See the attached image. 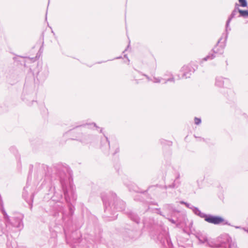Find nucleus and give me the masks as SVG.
<instances>
[{
    "label": "nucleus",
    "instance_id": "2f4dec72",
    "mask_svg": "<svg viewBox=\"0 0 248 248\" xmlns=\"http://www.w3.org/2000/svg\"><path fill=\"white\" fill-rule=\"evenodd\" d=\"M93 125L94 126H96L95 124L93 123Z\"/></svg>",
    "mask_w": 248,
    "mask_h": 248
},
{
    "label": "nucleus",
    "instance_id": "cd10ccee",
    "mask_svg": "<svg viewBox=\"0 0 248 248\" xmlns=\"http://www.w3.org/2000/svg\"><path fill=\"white\" fill-rule=\"evenodd\" d=\"M243 229L245 231H246V232H248V230H247V229H245V228H243Z\"/></svg>",
    "mask_w": 248,
    "mask_h": 248
},
{
    "label": "nucleus",
    "instance_id": "4468645a",
    "mask_svg": "<svg viewBox=\"0 0 248 248\" xmlns=\"http://www.w3.org/2000/svg\"><path fill=\"white\" fill-rule=\"evenodd\" d=\"M238 13H239V17H242L244 18L248 17V10H239Z\"/></svg>",
    "mask_w": 248,
    "mask_h": 248
},
{
    "label": "nucleus",
    "instance_id": "c85d7f7f",
    "mask_svg": "<svg viewBox=\"0 0 248 248\" xmlns=\"http://www.w3.org/2000/svg\"><path fill=\"white\" fill-rule=\"evenodd\" d=\"M235 228L236 229H239V228H240V227L235 226Z\"/></svg>",
    "mask_w": 248,
    "mask_h": 248
},
{
    "label": "nucleus",
    "instance_id": "bb28decb",
    "mask_svg": "<svg viewBox=\"0 0 248 248\" xmlns=\"http://www.w3.org/2000/svg\"><path fill=\"white\" fill-rule=\"evenodd\" d=\"M216 49H217V48L216 47H215L214 49H213V51L215 53H217V52H216Z\"/></svg>",
    "mask_w": 248,
    "mask_h": 248
},
{
    "label": "nucleus",
    "instance_id": "4be33fe9",
    "mask_svg": "<svg viewBox=\"0 0 248 248\" xmlns=\"http://www.w3.org/2000/svg\"><path fill=\"white\" fill-rule=\"evenodd\" d=\"M102 200L103 201V202L104 203L105 206H106L105 211H106L107 210V208L106 207L107 202H106V201H105V199L103 197H102Z\"/></svg>",
    "mask_w": 248,
    "mask_h": 248
},
{
    "label": "nucleus",
    "instance_id": "20e7f679",
    "mask_svg": "<svg viewBox=\"0 0 248 248\" xmlns=\"http://www.w3.org/2000/svg\"><path fill=\"white\" fill-rule=\"evenodd\" d=\"M204 219L206 222L215 225L220 224H223V225L228 224V221L225 220L223 217L219 216L206 214Z\"/></svg>",
    "mask_w": 248,
    "mask_h": 248
},
{
    "label": "nucleus",
    "instance_id": "c756f323",
    "mask_svg": "<svg viewBox=\"0 0 248 248\" xmlns=\"http://www.w3.org/2000/svg\"><path fill=\"white\" fill-rule=\"evenodd\" d=\"M138 80H139V79H138V78L135 79V80L137 81V83H139L138 81Z\"/></svg>",
    "mask_w": 248,
    "mask_h": 248
},
{
    "label": "nucleus",
    "instance_id": "5701e85b",
    "mask_svg": "<svg viewBox=\"0 0 248 248\" xmlns=\"http://www.w3.org/2000/svg\"><path fill=\"white\" fill-rule=\"evenodd\" d=\"M185 204L188 208H190V207H191V206H192V205H191L190 204L188 203H185Z\"/></svg>",
    "mask_w": 248,
    "mask_h": 248
},
{
    "label": "nucleus",
    "instance_id": "f03ea898",
    "mask_svg": "<svg viewBox=\"0 0 248 248\" xmlns=\"http://www.w3.org/2000/svg\"><path fill=\"white\" fill-rule=\"evenodd\" d=\"M1 211L3 215V217L5 220V223L6 226L11 225L12 226L16 228H22V217L21 216L17 217H14L12 221L10 218V217L7 215L3 207L1 208Z\"/></svg>",
    "mask_w": 248,
    "mask_h": 248
},
{
    "label": "nucleus",
    "instance_id": "a878e982",
    "mask_svg": "<svg viewBox=\"0 0 248 248\" xmlns=\"http://www.w3.org/2000/svg\"><path fill=\"white\" fill-rule=\"evenodd\" d=\"M81 140V142H84V143H86V140H85L84 139H81V140Z\"/></svg>",
    "mask_w": 248,
    "mask_h": 248
},
{
    "label": "nucleus",
    "instance_id": "f3484780",
    "mask_svg": "<svg viewBox=\"0 0 248 248\" xmlns=\"http://www.w3.org/2000/svg\"><path fill=\"white\" fill-rule=\"evenodd\" d=\"M240 5L242 7H246L248 6L247 0H238Z\"/></svg>",
    "mask_w": 248,
    "mask_h": 248
},
{
    "label": "nucleus",
    "instance_id": "9d476101",
    "mask_svg": "<svg viewBox=\"0 0 248 248\" xmlns=\"http://www.w3.org/2000/svg\"><path fill=\"white\" fill-rule=\"evenodd\" d=\"M190 209H191L192 210V211L195 214L202 218H204L206 214L202 212L198 208L195 207L194 206H191V207H190Z\"/></svg>",
    "mask_w": 248,
    "mask_h": 248
},
{
    "label": "nucleus",
    "instance_id": "aec40b11",
    "mask_svg": "<svg viewBox=\"0 0 248 248\" xmlns=\"http://www.w3.org/2000/svg\"><path fill=\"white\" fill-rule=\"evenodd\" d=\"M69 216H72L73 214V212H74V210L73 209V207L72 206V205H69Z\"/></svg>",
    "mask_w": 248,
    "mask_h": 248
},
{
    "label": "nucleus",
    "instance_id": "2eb2a0df",
    "mask_svg": "<svg viewBox=\"0 0 248 248\" xmlns=\"http://www.w3.org/2000/svg\"><path fill=\"white\" fill-rule=\"evenodd\" d=\"M215 56L213 54H209L206 57L202 59V62L206 61L209 60H212L215 58Z\"/></svg>",
    "mask_w": 248,
    "mask_h": 248
},
{
    "label": "nucleus",
    "instance_id": "39448f33",
    "mask_svg": "<svg viewBox=\"0 0 248 248\" xmlns=\"http://www.w3.org/2000/svg\"><path fill=\"white\" fill-rule=\"evenodd\" d=\"M61 183L66 202L68 203L74 202L76 200V196L73 189L71 188L70 190L68 191L65 187L64 183L62 181H61Z\"/></svg>",
    "mask_w": 248,
    "mask_h": 248
},
{
    "label": "nucleus",
    "instance_id": "f8f14e48",
    "mask_svg": "<svg viewBox=\"0 0 248 248\" xmlns=\"http://www.w3.org/2000/svg\"><path fill=\"white\" fill-rule=\"evenodd\" d=\"M196 237L201 244H206L208 239L206 235L198 233Z\"/></svg>",
    "mask_w": 248,
    "mask_h": 248
},
{
    "label": "nucleus",
    "instance_id": "dca6fc26",
    "mask_svg": "<svg viewBox=\"0 0 248 248\" xmlns=\"http://www.w3.org/2000/svg\"><path fill=\"white\" fill-rule=\"evenodd\" d=\"M62 198V195L61 194L58 195L57 192H55L54 195L52 198L53 201H58L59 200L61 199Z\"/></svg>",
    "mask_w": 248,
    "mask_h": 248
},
{
    "label": "nucleus",
    "instance_id": "9b49d317",
    "mask_svg": "<svg viewBox=\"0 0 248 248\" xmlns=\"http://www.w3.org/2000/svg\"><path fill=\"white\" fill-rule=\"evenodd\" d=\"M190 209H191L192 210V211L195 214L202 218H204L206 214L202 212L198 208L195 207L194 206H191V207H190Z\"/></svg>",
    "mask_w": 248,
    "mask_h": 248
},
{
    "label": "nucleus",
    "instance_id": "6ab92c4d",
    "mask_svg": "<svg viewBox=\"0 0 248 248\" xmlns=\"http://www.w3.org/2000/svg\"><path fill=\"white\" fill-rule=\"evenodd\" d=\"M194 122L196 124L198 125L201 123V119L200 118L195 117L194 118Z\"/></svg>",
    "mask_w": 248,
    "mask_h": 248
},
{
    "label": "nucleus",
    "instance_id": "0eeeda50",
    "mask_svg": "<svg viewBox=\"0 0 248 248\" xmlns=\"http://www.w3.org/2000/svg\"><path fill=\"white\" fill-rule=\"evenodd\" d=\"M23 197L29 204L32 202L33 195L31 188L29 186H27L24 187L23 192Z\"/></svg>",
    "mask_w": 248,
    "mask_h": 248
},
{
    "label": "nucleus",
    "instance_id": "ddd939ff",
    "mask_svg": "<svg viewBox=\"0 0 248 248\" xmlns=\"http://www.w3.org/2000/svg\"><path fill=\"white\" fill-rule=\"evenodd\" d=\"M116 209L118 211H122L124 209L125 204L122 201H119L116 204Z\"/></svg>",
    "mask_w": 248,
    "mask_h": 248
},
{
    "label": "nucleus",
    "instance_id": "7ed1b4c3",
    "mask_svg": "<svg viewBox=\"0 0 248 248\" xmlns=\"http://www.w3.org/2000/svg\"><path fill=\"white\" fill-rule=\"evenodd\" d=\"M164 78L159 77H153V82L154 83L167 84L168 82H175V78L173 74L170 72H167L164 75Z\"/></svg>",
    "mask_w": 248,
    "mask_h": 248
},
{
    "label": "nucleus",
    "instance_id": "1a4fd4ad",
    "mask_svg": "<svg viewBox=\"0 0 248 248\" xmlns=\"http://www.w3.org/2000/svg\"><path fill=\"white\" fill-rule=\"evenodd\" d=\"M194 71L195 69L192 67L191 63L184 65L181 68V71L183 72L182 76L186 78H189L191 73Z\"/></svg>",
    "mask_w": 248,
    "mask_h": 248
},
{
    "label": "nucleus",
    "instance_id": "393cba45",
    "mask_svg": "<svg viewBox=\"0 0 248 248\" xmlns=\"http://www.w3.org/2000/svg\"><path fill=\"white\" fill-rule=\"evenodd\" d=\"M66 216L67 215L65 213H63V218L64 219H66Z\"/></svg>",
    "mask_w": 248,
    "mask_h": 248
},
{
    "label": "nucleus",
    "instance_id": "b1692460",
    "mask_svg": "<svg viewBox=\"0 0 248 248\" xmlns=\"http://www.w3.org/2000/svg\"><path fill=\"white\" fill-rule=\"evenodd\" d=\"M169 221H170L171 223H173V224H175V221L173 220V219H170L169 218Z\"/></svg>",
    "mask_w": 248,
    "mask_h": 248
},
{
    "label": "nucleus",
    "instance_id": "412c9836",
    "mask_svg": "<svg viewBox=\"0 0 248 248\" xmlns=\"http://www.w3.org/2000/svg\"><path fill=\"white\" fill-rule=\"evenodd\" d=\"M142 76L145 77L148 81H152L153 82V78H151L148 76L146 75H142Z\"/></svg>",
    "mask_w": 248,
    "mask_h": 248
},
{
    "label": "nucleus",
    "instance_id": "f257e3e1",
    "mask_svg": "<svg viewBox=\"0 0 248 248\" xmlns=\"http://www.w3.org/2000/svg\"><path fill=\"white\" fill-rule=\"evenodd\" d=\"M224 241L220 244H216L212 239H207L206 246L213 248H237L235 242L232 241V238L228 234L224 235Z\"/></svg>",
    "mask_w": 248,
    "mask_h": 248
},
{
    "label": "nucleus",
    "instance_id": "423d86ee",
    "mask_svg": "<svg viewBox=\"0 0 248 248\" xmlns=\"http://www.w3.org/2000/svg\"><path fill=\"white\" fill-rule=\"evenodd\" d=\"M215 85L218 88H228L231 85V82L230 79L227 78L218 77L216 78Z\"/></svg>",
    "mask_w": 248,
    "mask_h": 248
},
{
    "label": "nucleus",
    "instance_id": "a211bd4d",
    "mask_svg": "<svg viewBox=\"0 0 248 248\" xmlns=\"http://www.w3.org/2000/svg\"><path fill=\"white\" fill-rule=\"evenodd\" d=\"M131 219H132L133 221H134L135 222H136L137 223H139L140 221L139 217L136 215H131Z\"/></svg>",
    "mask_w": 248,
    "mask_h": 248
},
{
    "label": "nucleus",
    "instance_id": "6e6552de",
    "mask_svg": "<svg viewBox=\"0 0 248 248\" xmlns=\"http://www.w3.org/2000/svg\"><path fill=\"white\" fill-rule=\"evenodd\" d=\"M240 10V9L238 8V5L236 4L235 8L234 10L232 12V14L229 17L226 24V31L227 32V34L228 33L229 31H231V29L230 27V23L232 20V19L235 17L236 16L237 14L238 13V10Z\"/></svg>",
    "mask_w": 248,
    "mask_h": 248
},
{
    "label": "nucleus",
    "instance_id": "7c9ffc66",
    "mask_svg": "<svg viewBox=\"0 0 248 248\" xmlns=\"http://www.w3.org/2000/svg\"><path fill=\"white\" fill-rule=\"evenodd\" d=\"M181 203L182 204H185V203H186V202H181Z\"/></svg>",
    "mask_w": 248,
    "mask_h": 248
}]
</instances>
